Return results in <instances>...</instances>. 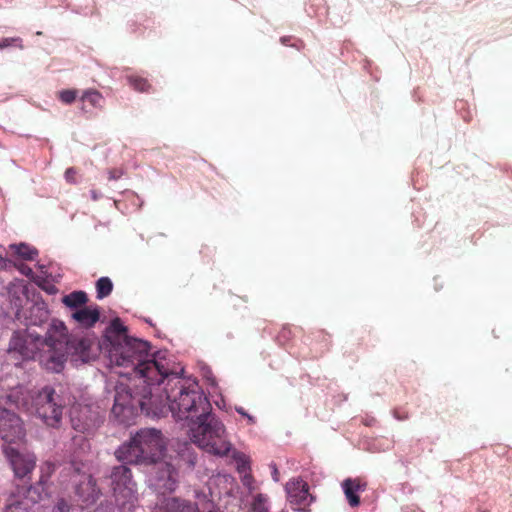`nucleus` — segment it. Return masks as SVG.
<instances>
[{
	"label": "nucleus",
	"instance_id": "1",
	"mask_svg": "<svg viewBox=\"0 0 512 512\" xmlns=\"http://www.w3.org/2000/svg\"><path fill=\"white\" fill-rule=\"evenodd\" d=\"M69 343L65 324L53 320L42 338L27 328L16 331L9 343V353H18L23 359L39 358L40 363L53 372H60L66 361L65 346Z\"/></svg>",
	"mask_w": 512,
	"mask_h": 512
},
{
	"label": "nucleus",
	"instance_id": "2",
	"mask_svg": "<svg viewBox=\"0 0 512 512\" xmlns=\"http://www.w3.org/2000/svg\"><path fill=\"white\" fill-rule=\"evenodd\" d=\"M164 381H166L164 399L162 395L156 396L162 410V412L158 411V414H162L163 408L167 406L176 421H184L187 424L199 415H205L208 410H212L209 399L196 380L181 377L168 369L167 375L160 384Z\"/></svg>",
	"mask_w": 512,
	"mask_h": 512
},
{
	"label": "nucleus",
	"instance_id": "3",
	"mask_svg": "<svg viewBox=\"0 0 512 512\" xmlns=\"http://www.w3.org/2000/svg\"><path fill=\"white\" fill-rule=\"evenodd\" d=\"M150 349L147 341L133 337L124 338V341L113 343L109 349V358L117 366L131 368L140 381L160 384L167 375L168 362L165 358L150 353Z\"/></svg>",
	"mask_w": 512,
	"mask_h": 512
},
{
	"label": "nucleus",
	"instance_id": "4",
	"mask_svg": "<svg viewBox=\"0 0 512 512\" xmlns=\"http://www.w3.org/2000/svg\"><path fill=\"white\" fill-rule=\"evenodd\" d=\"M7 401L25 411L35 412L50 427L59 426L65 407L64 399L51 386L34 394L22 388L15 389L7 395Z\"/></svg>",
	"mask_w": 512,
	"mask_h": 512
},
{
	"label": "nucleus",
	"instance_id": "5",
	"mask_svg": "<svg viewBox=\"0 0 512 512\" xmlns=\"http://www.w3.org/2000/svg\"><path fill=\"white\" fill-rule=\"evenodd\" d=\"M186 425L190 440L199 448L218 456H226L231 451L232 444L227 439L225 426L212 410Z\"/></svg>",
	"mask_w": 512,
	"mask_h": 512
},
{
	"label": "nucleus",
	"instance_id": "6",
	"mask_svg": "<svg viewBox=\"0 0 512 512\" xmlns=\"http://www.w3.org/2000/svg\"><path fill=\"white\" fill-rule=\"evenodd\" d=\"M144 386L137 388L134 393L128 385L120 383L115 389L114 405L112 414L121 422L126 423L137 411H145L147 414L153 413L158 415V411L162 412L159 407L158 399L154 394V390H158L160 384H152L143 382Z\"/></svg>",
	"mask_w": 512,
	"mask_h": 512
},
{
	"label": "nucleus",
	"instance_id": "7",
	"mask_svg": "<svg viewBox=\"0 0 512 512\" xmlns=\"http://www.w3.org/2000/svg\"><path fill=\"white\" fill-rule=\"evenodd\" d=\"M164 450L165 442L159 430L142 429L115 451V457L125 464L150 465L162 458Z\"/></svg>",
	"mask_w": 512,
	"mask_h": 512
},
{
	"label": "nucleus",
	"instance_id": "8",
	"mask_svg": "<svg viewBox=\"0 0 512 512\" xmlns=\"http://www.w3.org/2000/svg\"><path fill=\"white\" fill-rule=\"evenodd\" d=\"M150 466V485L161 494L174 491L178 479L175 465L170 461L160 459L150 464Z\"/></svg>",
	"mask_w": 512,
	"mask_h": 512
},
{
	"label": "nucleus",
	"instance_id": "9",
	"mask_svg": "<svg viewBox=\"0 0 512 512\" xmlns=\"http://www.w3.org/2000/svg\"><path fill=\"white\" fill-rule=\"evenodd\" d=\"M69 469L73 471V477H79L78 480L74 479L76 484L75 493L79 501L85 505L95 503L101 495V491L96 485V480L91 474L81 473V467L77 463H72Z\"/></svg>",
	"mask_w": 512,
	"mask_h": 512
},
{
	"label": "nucleus",
	"instance_id": "10",
	"mask_svg": "<svg viewBox=\"0 0 512 512\" xmlns=\"http://www.w3.org/2000/svg\"><path fill=\"white\" fill-rule=\"evenodd\" d=\"M25 436L23 421L14 412L0 406V437L8 443L22 440Z\"/></svg>",
	"mask_w": 512,
	"mask_h": 512
},
{
	"label": "nucleus",
	"instance_id": "11",
	"mask_svg": "<svg viewBox=\"0 0 512 512\" xmlns=\"http://www.w3.org/2000/svg\"><path fill=\"white\" fill-rule=\"evenodd\" d=\"M4 453L17 478H30L36 466V456L33 453H22L13 447H6Z\"/></svg>",
	"mask_w": 512,
	"mask_h": 512
},
{
	"label": "nucleus",
	"instance_id": "12",
	"mask_svg": "<svg viewBox=\"0 0 512 512\" xmlns=\"http://www.w3.org/2000/svg\"><path fill=\"white\" fill-rule=\"evenodd\" d=\"M287 499L294 510L305 511L312 502L308 484L301 478H294L285 485Z\"/></svg>",
	"mask_w": 512,
	"mask_h": 512
},
{
	"label": "nucleus",
	"instance_id": "13",
	"mask_svg": "<svg viewBox=\"0 0 512 512\" xmlns=\"http://www.w3.org/2000/svg\"><path fill=\"white\" fill-rule=\"evenodd\" d=\"M111 487L119 501V497L129 500L133 496L134 483L132 481L131 470L126 465L113 467L111 474Z\"/></svg>",
	"mask_w": 512,
	"mask_h": 512
},
{
	"label": "nucleus",
	"instance_id": "14",
	"mask_svg": "<svg viewBox=\"0 0 512 512\" xmlns=\"http://www.w3.org/2000/svg\"><path fill=\"white\" fill-rule=\"evenodd\" d=\"M71 423L76 431L91 434L99 426L100 419L97 413L84 408L77 414L73 412Z\"/></svg>",
	"mask_w": 512,
	"mask_h": 512
},
{
	"label": "nucleus",
	"instance_id": "15",
	"mask_svg": "<svg viewBox=\"0 0 512 512\" xmlns=\"http://www.w3.org/2000/svg\"><path fill=\"white\" fill-rule=\"evenodd\" d=\"M342 488L349 505L357 507L360 504V498L357 493L365 491L367 483L360 478H347L343 481Z\"/></svg>",
	"mask_w": 512,
	"mask_h": 512
},
{
	"label": "nucleus",
	"instance_id": "16",
	"mask_svg": "<svg viewBox=\"0 0 512 512\" xmlns=\"http://www.w3.org/2000/svg\"><path fill=\"white\" fill-rule=\"evenodd\" d=\"M71 317L79 326L91 328L99 321L100 311L98 306L93 308L85 306L73 311Z\"/></svg>",
	"mask_w": 512,
	"mask_h": 512
},
{
	"label": "nucleus",
	"instance_id": "17",
	"mask_svg": "<svg viewBox=\"0 0 512 512\" xmlns=\"http://www.w3.org/2000/svg\"><path fill=\"white\" fill-rule=\"evenodd\" d=\"M153 512H198L196 507L177 498H166L158 503Z\"/></svg>",
	"mask_w": 512,
	"mask_h": 512
},
{
	"label": "nucleus",
	"instance_id": "18",
	"mask_svg": "<svg viewBox=\"0 0 512 512\" xmlns=\"http://www.w3.org/2000/svg\"><path fill=\"white\" fill-rule=\"evenodd\" d=\"M10 304L15 310L17 318L21 317V309L28 302V290L26 286H17L9 290Z\"/></svg>",
	"mask_w": 512,
	"mask_h": 512
},
{
	"label": "nucleus",
	"instance_id": "19",
	"mask_svg": "<svg viewBox=\"0 0 512 512\" xmlns=\"http://www.w3.org/2000/svg\"><path fill=\"white\" fill-rule=\"evenodd\" d=\"M62 302L68 308L77 310L85 307L88 296L84 291H73L62 298Z\"/></svg>",
	"mask_w": 512,
	"mask_h": 512
},
{
	"label": "nucleus",
	"instance_id": "20",
	"mask_svg": "<svg viewBox=\"0 0 512 512\" xmlns=\"http://www.w3.org/2000/svg\"><path fill=\"white\" fill-rule=\"evenodd\" d=\"M107 338L109 339L111 346L113 343L118 341H124V338H130L127 335V328L123 325L120 319H114L108 329Z\"/></svg>",
	"mask_w": 512,
	"mask_h": 512
},
{
	"label": "nucleus",
	"instance_id": "21",
	"mask_svg": "<svg viewBox=\"0 0 512 512\" xmlns=\"http://www.w3.org/2000/svg\"><path fill=\"white\" fill-rule=\"evenodd\" d=\"M113 290V283L109 277H101L96 282L97 298L103 299L109 296Z\"/></svg>",
	"mask_w": 512,
	"mask_h": 512
},
{
	"label": "nucleus",
	"instance_id": "22",
	"mask_svg": "<svg viewBox=\"0 0 512 512\" xmlns=\"http://www.w3.org/2000/svg\"><path fill=\"white\" fill-rule=\"evenodd\" d=\"M81 101L88 102L92 107L99 108L102 106L103 96L95 89H88L81 96Z\"/></svg>",
	"mask_w": 512,
	"mask_h": 512
},
{
	"label": "nucleus",
	"instance_id": "23",
	"mask_svg": "<svg viewBox=\"0 0 512 512\" xmlns=\"http://www.w3.org/2000/svg\"><path fill=\"white\" fill-rule=\"evenodd\" d=\"M127 81L138 92H148L151 88L148 80L139 75H128Z\"/></svg>",
	"mask_w": 512,
	"mask_h": 512
},
{
	"label": "nucleus",
	"instance_id": "24",
	"mask_svg": "<svg viewBox=\"0 0 512 512\" xmlns=\"http://www.w3.org/2000/svg\"><path fill=\"white\" fill-rule=\"evenodd\" d=\"M16 248V253L25 260H34L38 255L36 249L31 248L26 244H19Z\"/></svg>",
	"mask_w": 512,
	"mask_h": 512
},
{
	"label": "nucleus",
	"instance_id": "25",
	"mask_svg": "<svg viewBox=\"0 0 512 512\" xmlns=\"http://www.w3.org/2000/svg\"><path fill=\"white\" fill-rule=\"evenodd\" d=\"M268 498L263 494H257L252 503V512H269Z\"/></svg>",
	"mask_w": 512,
	"mask_h": 512
},
{
	"label": "nucleus",
	"instance_id": "26",
	"mask_svg": "<svg viewBox=\"0 0 512 512\" xmlns=\"http://www.w3.org/2000/svg\"><path fill=\"white\" fill-rule=\"evenodd\" d=\"M78 506L70 504L67 500L61 498L57 501L52 509V512H79Z\"/></svg>",
	"mask_w": 512,
	"mask_h": 512
},
{
	"label": "nucleus",
	"instance_id": "27",
	"mask_svg": "<svg viewBox=\"0 0 512 512\" xmlns=\"http://www.w3.org/2000/svg\"><path fill=\"white\" fill-rule=\"evenodd\" d=\"M58 98L65 104L73 103L77 98V90L66 89L59 92Z\"/></svg>",
	"mask_w": 512,
	"mask_h": 512
},
{
	"label": "nucleus",
	"instance_id": "28",
	"mask_svg": "<svg viewBox=\"0 0 512 512\" xmlns=\"http://www.w3.org/2000/svg\"><path fill=\"white\" fill-rule=\"evenodd\" d=\"M31 312H35L37 314L40 322H43L48 318V310L45 308L44 303L34 304L31 308Z\"/></svg>",
	"mask_w": 512,
	"mask_h": 512
},
{
	"label": "nucleus",
	"instance_id": "29",
	"mask_svg": "<svg viewBox=\"0 0 512 512\" xmlns=\"http://www.w3.org/2000/svg\"><path fill=\"white\" fill-rule=\"evenodd\" d=\"M91 346V341L87 338H81L78 340L77 345L75 346L76 351L80 352L84 355L85 351L88 350Z\"/></svg>",
	"mask_w": 512,
	"mask_h": 512
},
{
	"label": "nucleus",
	"instance_id": "30",
	"mask_svg": "<svg viewBox=\"0 0 512 512\" xmlns=\"http://www.w3.org/2000/svg\"><path fill=\"white\" fill-rule=\"evenodd\" d=\"M76 170L71 167V168H68L66 171H65V179L67 180V182L69 183H76Z\"/></svg>",
	"mask_w": 512,
	"mask_h": 512
},
{
	"label": "nucleus",
	"instance_id": "31",
	"mask_svg": "<svg viewBox=\"0 0 512 512\" xmlns=\"http://www.w3.org/2000/svg\"><path fill=\"white\" fill-rule=\"evenodd\" d=\"M15 42H21L20 38H3L0 40V49L11 46Z\"/></svg>",
	"mask_w": 512,
	"mask_h": 512
},
{
	"label": "nucleus",
	"instance_id": "32",
	"mask_svg": "<svg viewBox=\"0 0 512 512\" xmlns=\"http://www.w3.org/2000/svg\"><path fill=\"white\" fill-rule=\"evenodd\" d=\"M108 173H109V177H108L109 180H117L122 175V171L118 170V169H111V170H109Z\"/></svg>",
	"mask_w": 512,
	"mask_h": 512
},
{
	"label": "nucleus",
	"instance_id": "33",
	"mask_svg": "<svg viewBox=\"0 0 512 512\" xmlns=\"http://www.w3.org/2000/svg\"><path fill=\"white\" fill-rule=\"evenodd\" d=\"M290 333V330L284 328L281 330V332L279 333V336H278V339L279 341L282 339V338H286L288 336V334Z\"/></svg>",
	"mask_w": 512,
	"mask_h": 512
},
{
	"label": "nucleus",
	"instance_id": "34",
	"mask_svg": "<svg viewBox=\"0 0 512 512\" xmlns=\"http://www.w3.org/2000/svg\"><path fill=\"white\" fill-rule=\"evenodd\" d=\"M246 418H247V420H248V424L253 425V424H255V423H256V419H255V417H254V416H252V415H250V414H247V415H246Z\"/></svg>",
	"mask_w": 512,
	"mask_h": 512
},
{
	"label": "nucleus",
	"instance_id": "35",
	"mask_svg": "<svg viewBox=\"0 0 512 512\" xmlns=\"http://www.w3.org/2000/svg\"><path fill=\"white\" fill-rule=\"evenodd\" d=\"M235 409H236L238 414H240V415H242L244 417H246V415L248 414L243 407H236Z\"/></svg>",
	"mask_w": 512,
	"mask_h": 512
},
{
	"label": "nucleus",
	"instance_id": "36",
	"mask_svg": "<svg viewBox=\"0 0 512 512\" xmlns=\"http://www.w3.org/2000/svg\"><path fill=\"white\" fill-rule=\"evenodd\" d=\"M241 460V463H239V468L240 469H246V461L243 460V459H240Z\"/></svg>",
	"mask_w": 512,
	"mask_h": 512
},
{
	"label": "nucleus",
	"instance_id": "37",
	"mask_svg": "<svg viewBox=\"0 0 512 512\" xmlns=\"http://www.w3.org/2000/svg\"><path fill=\"white\" fill-rule=\"evenodd\" d=\"M6 266V261L3 257L0 256V268H4Z\"/></svg>",
	"mask_w": 512,
	"mask_h": 512
},
{
	"label": "nucleus",
	"instance_id": "38",
	"mask_svg": "<svg viewBox=\"0 0 512 512\" xmlns=\"http://www.w3.org/2000/svg\"><path fill=\"white\" fill-rule=\"evenodd\" d=\"M277 475H278V470L275 468L273 471V478L275 481H278Z\"/></svg>",
	"mask_w": 512,
	"mask_h": 512
},
{
	"label": "nucleus",
	"instance_id": "39",
	"mask_svg": "<svg viewBox=\"0 0 512 512\" xmlns=\"http://www.w3.org/2000/svg\"><path fill=\"white\" fill-rule=\"evenodd\" d=\"M281 42L286 45L288 43V38L287 37L281 38Z\"/></svg>",
	"mask_w": 512,
	"mask_h": 512
},
{
	"label": "nucleus",
	"instance_id": "40",
	"mask_svg": "<svg viewBox=\"0 0 512 512\" xmlns=\"http://www.w3.org/2000/svg\"><path fill=\"white\" fill-rule=\"evenodd\" d=\"M30 324H31V325H37V321H33V320H31Z\"/></svg>",
	"mask_w": 512,
	"mask_h": 512
}]
</instances>
